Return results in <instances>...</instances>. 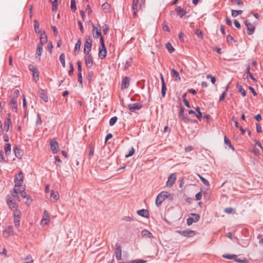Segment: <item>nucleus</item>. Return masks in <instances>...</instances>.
Wrapping results in <instances>:
<instances>
[{"label": "nucleus", "instance_id": "nucleus-1", "mask_svg": "<svg viewBox=\"0 0 263 263\" xmlns=\"http://www.w3.org/2000/svg\"><path fill=\"white\" fill-rule=\"evenodd\" d=\"M171 196V199H173V195L167 192L163 191L160 193L156 199V205L157 206L161 205L163 201L167 197Z\"/></svg>", "mask_w": 263, "mask_h": 263}, {"label": "nucleus", "instance_id": "nucleus-2", "mask_svg": "<svg viewBox=\"0 0 263 263\" xmlns=\"http://www.w3.org/2000/svg\"><path fill=\"white\" fill-rule=\"evenodd\" d=\"M101 47L99 48V58L100 59H104L107 55V50L105 45L104 38L102 36L100 39Z\"/></svg>", "mask_w": 263, "mask_h": 263}, {"label": "nucleus", "instance_id": "nucleus-3", "mask_svg": "<svg viewBox=\"0 0 263 263\" xmlns=\"http://www.w3.org/2000/svg\"><path fill=\"white\" fill-rule=\"evenodd\" d=\"M92 41L90 36L85 37L84 44V54H88L91 50L92 47Z\"/></svg>", "mask_w": 263, "mask_h": 263}, {"label": "nucleus", "instance_id": "nucleus-4", "mask_svg": "<svg viewBox=\"0 0 263 263\" xmlns=\"http://www.w3.org/2000/svg\"><path fill=\"white\" fill-rule=\"evenodd\" d=\"M23 174L22 172H20L17 174H16L14 178V183L15 186L18 187V188L22 187V184L23 183Z\"/></svg>", "mask_w": 263, "mask_h": 263}, {"label": "nucleus", "instance_id": "nucleus-5", "mask_svg": "<svg viewBox=\"0 0 263 263\" xmlns=\"http://www.w3.org/2000/svg\"><path fill=\"white\" fill-rule=\"evenodd\" d=\"M176 179H177L176 174V173L171 174L169 176V177L168 178V180L166 181V186L168 187H172L175 184Z\"/></svg>", "mask_w": 263, "mask_h": 263}, {"label": "nucleus", "instance_id": "nucleus-6", "mask_svg": "<svg viewBox=\"0 0 263 263\" xmlns=\"http://www.w3.org/2000/svg\"><path fill=\"white\" fill-rule=\"evenodd\" d=\"M199 218L200 216L198 214L192 213L191 216L187 219L186 223L188 226H191L193 222L198 221Z\"/></svg>", "mask_w": 263, "mask_h": 263}, {"label": "nucleus", "instance_id": "nucleus-7", "mask_svg": "<svg viewBox=\"0 0 263 263\" xmlns=\"http://www.w3.org/2000/svg\"><path fill=\"white\" fill-rule=\"evenodd\" d=\"M49 145L53 154H56L59 149V144L58 142L54 139H52L50 140Z\"/></svg>", "mask_w": 263, "mask_h": 263}, {"label": "nucleus", "instance_id": "nucleus-8", "mask_svg": "<svg viewBox=\"0 0 263 263\" xmlns=\"http://www.w3.org/2000/svg\"><path fill=\"white\" fill-rule=\"evenodd\" d=\"M7 203L11 208V209L13 211L14 213H15V212L16 211H20L17 209V205L13 198L8 199L7 201Z\"/></svg>", "mask_w": 263, "mask_h": 263}, {"label": "nucleus", "instance_id": "nucleus-9", "mask_svg": "<svg viewBox=\"0 0 263 263\" xmlns=\"http://www.w3.org/2000/svg\"><path fill=\"white\" fill-rule=\"evenodd\" d=\"M245 24L247 28V33L248 35H251L255 31V26L249 22L248 20H246L245 22Z\"/></svg>", "mask_w": 263, "mask_h": 263}, {"label": "nucleus", "instance_id": "nucleus-10", "mask_svg": "<svg viewBox=\"0 0 263 263\" xmlns=\"http://www.w3.org/2000/svg\"><path fill=\"white\" fill-rule=\"evenodd\" d=\"M85 55L84 59L85 65L87 67L90 68L93 65L92 58L91 54L89 53H88V54H85Z\"/></svg>", "mask_w": 263, "mask_h": 263}, {"label": "nucleus", "instance_id": "nucleus-11", "mask_svg": "<svg viewBox=\"0 0 263 263\" xmlns=\"http://www.w3.org/2000/svg\"><path fill=\"white\" fill-rule=\"evenodd\" d=\"M115 254L116 258L118 260L122 259V251L120 245L118 243H116V247L115 249Z\"/></svg>", "mask_w": 263, "mask_h": 263}, {"label": "nucleus", "instance_id": "nucleus-12", "mask_svg": "<svg viewBox=\"0 0 263 263\" xmlns=\"http://www.w3.org/2000/svg\"><path fill=\"white\" fill-rule=\"evenodd\" d=\"M129 110L131 112H135L136 110H139L142 107V105L140 103L129 104L128 105Z\"/></svg>", "mask_w": 263, "mask_h": 263}, {"label": "nucleus", "instance_id": "nucleus-13", "mask_svg": "<svg viewBox=\"0 0 263 263\" xmlns=\"http://www.w3.org/2000/svg\"><path fill=\"white\" fill-rule=\"evenodd\" d=\"M177 232L181 235L187 237H191L195 235L194 231L190 229L183 231H177Z\"/></svg>", "mask_w": 263, "mask_h": 263}, {"label": "nucleus", "instance_id": "nucleus-14", "mask_svg": "<svg viewBox=\"0 0 263 263\" xmlns=\"http://www.w3.org/2000/svg\"><path fill=\"white\" fill-rule=\"evenodd\" d=\"M37 94L45 102H47L48 101V98L47 96V93L46 91L43 89H40L37 91Z\"/></svg>", "mask_w": 263, "mask_h": 263}, {"label": "nucleus", "instance_id": "nucleus-15", "mask_svg": "<svg viewBox=\"0 0 263 263\" xmlns=\"http://www.w3.org/2000/svg\"><path fill=\"white\" fill-rule=\"evenodd\" d=\"M19 193L22 197L27 199L26 202H29V203H31L32 200L31 199L30 196L27 195L26 192L25 191L24 187H20Z\"/></svg>", "mask_w": 263, "mask_h": 263}, {"label": "nucleus", "instance_id": "nucleus-16", "mask_svg": "<svg viewBox=\"0 0 263 263\" xmlns=\"http://www.w3.org/2000/svg\"><path fill=\"white\" fill-rule=\"evenodd\" d=\"M50 221V217L48 212L45 210L44 211L43 216L41 220V223L43 224H47Z\"/></svg>", "mask_w": 263, "mask_h": 263}, {"label": "nucleus", "instance_id": "nucleus-17", "mask_svg": "<svg viewBox=\"0 0 263 263\" xmlns=\"http://www.w3.org/2000/svg\"><path fill=\"white\" fill-rule=\"evenodd\" d=\"M160 79L162 83V87H161V94L162 97L164 98L166 95V91L167 89L165 83L164 79L162 74H160Z\"/></svg>", "mask_w": 263, "mask_h": 263}, {"label": "nucleus", "instance_id": "nucleus-18", "mask_svg": "<svg viewBox=\"0 0 263 263\" xmlns=\"http://www.w3.org/2000/svg\"><path fill=\"white\" fill-rule=\"evenodd\" d=\"M13 215L15 226L16 228H18L20 226L21 212L20 211H16L15 213H13Z\"/></svg>", "mask_w": 263, "mask_h": 263}, {"label": "nucleus", "instance_id": "nucleus-19", "mask_svg": "<svg viewBox=\"0 0 263 263\" xmlns=\"http://www.w3.org/2000/svg\"><path fill=\"white\" fill-rule=\"evenodd\" d=\"M13 229L12 226H9L3 232V235L5 237L13 235Z\"/></svg>", "mask_w": 263, "mask_h": 263}, {"label": "nucleus", "instance_id": "nucleus-20", "mask_svg": "<svg viewBox=\"0 0 263 263\" xmlns=\"http://www.w3.org/2000/svg\"><path fill=\"white\" fill-rule=\"evenodd\" d=\"M11 121L10 118V114H7V118L4 122V129L7 132L9 130L10 125H11Z\"/></svg>", "mask_w": 263, "mask_h": 263}, {"label": "nucleus", "instance_id": "nucleus-21", "mask_svg": "<svg viewBox=\"0 0 263 263\" xmlns=\"http://www.w3.org/2000/svg\"><path fill=\"white\" fill-rule=\"evenodd\" d=\"M40 34V44H44L47 41V36L45 31H41Z\"/></svg>", "mask_w": 263, "mask_h": 263}, {"label": "nucleus", "instance_id": "nucleus-22", "mask_svg": "<svg viewBox=\"0 0 263 263\" xmlns=\"http://www.w3.org/2000/svg\"><path fill=\"white\" fill-rule=\"evenodd\" d=\"M92 35L94 38H98L99 36H101V28L96 27L93 26L92 30Z\"/></svg>", "mask_w": 263, "mask_h": 263}, {"label": "nucleus", "instance_id": "nucleus-23", "mask_svg": "<svg viewBox=\"0 0 263 263\" xmlns=\"http://www.w3.org/2000/svg\"><path fill=\"white\" fill-rule=\"evenodd\" d=\"M130 78L125 77H124L122 81V89H126L128 87L129 85Z\"/></svg>", "mask_w": 263, "mask_h": 263}, {"label": "nucleus", "instance_id": "nucleus-24", "mask_svg": "<svg viewBox=\"0 0 263 263\" xmlns=\"http://www.w3.org/2000/svg\"><path fill=\"white\" fill-rule=\"evenodd\" d=\"M44 44L39 43L37 45L36 53H35V57L36 58H39L40 59V57L42 54V52L43 51V46Z\"/></svg>", "mask_w": 263, "mask_h": 263}, {"label": "nucleus", "instance_id": "nucleus-25", "mask_svg": "<svg viewBox=\"0 0 263 263\" xmlns=\"http://www.w3.org/2000/svg\"><path fill=\"white\" fill-rule=\"evenodd\" d=\"M50 196L51 200L53 202L57 201L59 199V195L58 192L54 191V190H51Z\"/></svg>", "mask_w": 263, "mask_h": 263}, {"label": "nucleus", "instance_id": "nucleus-26", "mask_svg": "<svg viewBox=\"0 0 263 263\" xmlns=\"http://www.w3.org/2000/svg\"><path fill=\"white\" fill-rule=\"evenodd\" d=\"M141 235L143 237L152 238L153 237L151 232L147 230H143L141 232Z\"/></svg>", "mask_w": 263, "mask_h": 263}, {"label": "nucleus", "instance_id": "nucleus-27", "mask_svg": "<svg viewBox=\"0 0 263 263\" xmlns=\"http://www.w3.org/2000/svg\"><path fill=\"white\" fill-rule=\"evenodd\" d=\"M137 214L142 217H148L149 215L148 211L147 210L145 209H142L138 210L137 211Z\"/></svg>", "mask_w": 263, "mask_h": 263}, {"label": "nucleus", "instance_id": "nucleus-28", "mask_svg": "<svg viewBox=\"0 0 263 263\" xmlns=\"http://www.w3.org/2000/svg\"><path fill=\"white\" fill-rule=\"evenodd\" d=\"M176 11L178 15H180L181 17H182L187 13L186 11L182 9L180 6H177L176 7Z\"/></svg>", "mask_w": 263, "mask_h": 263}, {"label": "nucleus", "instance_id": "nucleus-29", "mask_svg": "<svg viewBox=\"0 0 263 263\" xmlns=\"http://www.w3.org/2000/svg\"><path fill=\"white\" fill-rule=\"evenodd\" d=\"M10 104L11 108L12 109H14L17 110V100L14 97H13L11 100H10Z\"/></svg>", "mask_w": 263, "mask_h": 263}, {"label": "nucleus", "instance_id": "nucleus-30", "mask_svg": "<svg viewBox=\"0 0 263 263\" xmlns=\"http://www.w3.org/2000/svg\"><path fill=\"white\" fill-rule=\"evenodd\" d=\"M20 190V187L18 188V187H15L14 186L13 191L11 192V195L16 199L19 200L20 197L18 195V192H19Z\"/></svg>", "mask_w": 263, "mask_h": 263}, {"label": "nucleus", "instance_id": "nucleus-31", "mask_svg": "<svg viewBox=\"0 0 263 263\" xmlns=\"http://www.w3.org/2000/svg\"><path fill=\"white\" fill-rule=\"evenodd\" d=\"M14 153L17 158H21L22 157L21 150L20 148L15 146L13 148Z\"/></svg>", "mask_w": 263, "mask_h": 263}, {"label": "nucleus", "instance_id": "nucleus-32", "mask_svg": "<svg viewBox=\"0 0 263 263\" xmlns=\"http://www.w3.org/2000/svg\"><path fill=\"white\" fill-rule=\"evenodd\" d=\"M102 8L105 13H107L110 11L111 6L108 3H105L102 5Z\"/></svg>", "mask_w": 263, "mask_h": 263}, {"label": "nucleus", "instance_id": "nucleus-33", "mask_svg": "<svg viewBox=\"0 0 263 263\" xmlns=\"http://www.w3.org/2000/svg\"><path fill=\"white\" fill-rule=\"evenodd\" d=\"M236 87L238 89V91L241 93L243 97H245L246 95V90L242 88L241 85H240L239 83H237L236 85Z\"/></svg>", "mask_w": 263, "mask_h": 263}, {"label": "nucleus", "instance_id": "nucleus-34", "mask_svg": "<svg viewBox=\"0 0 263 263\" xmlns=\"http://www.w3.org/2000/svg\"><path fill=\"white\" fill-rule=\"evenodd\" d=\"M222 257L224 258H226V259H234L235 261L237 256L235 254H223L222 255Z\"/></svg>", "mask_w": 263, "mask_h": 263}, {"label": "nucleus", "instance_id": "nucleus-35", "mask_svg": "<svg viewBox=\"0 0 263 263\" xmlns=\"http://www.w3.org/2000/svg\"><path fill=\"white\" fill-rule=\"evenodd\" d=\"M132 58H130L127 59L125 63H123L124 65V68L125 69H128L132 65Z\"/></svg>", "mask_w": 263, "mask_h": 263}, {"label": "nucleus", "instance_id": "nucleus-36", "mask_svg": "<svg viewBox=\"0 0 263 263\" xmlns=\"http://www.w3.org/2000/svg\"><path fill=\"white\" fill-rule=\"evenodd\" d=\"M165 46L169 53H172L175 51L174 48L170 43H167Z\"/></svg>", "mask_w": 263, "mask_h": 263}, {"label": "nucleus", "instance_id": "nucleus-37", "mask_svg": "<svg viewBox=\"0 0 263 263\" xmlns=\"http://www.w3.org/2000/svg\"><path fill=\"white\" fill-rule=\"evenodd\" d=\"M224 141L226 144L233 150H234V147L231 144L230 140L226 136H224Z\"/></svg>", "mask_w": 263, "mask_h": 263}, {"label": "nucleus", "instance_id": "nucleus-38", "mask_svg": "<svg viewBox=\"0 0 263 263\" xmlns=\"http://www.w3.org/2000/svg\"><path fill=\"white\" fill-rule=\"evenodd\" d=\"M60 61L63 67H65V56L64 53H62L60 55Z\"/></svg>", "mask_w": 263, "mask_h": 263}, {"label": "nucleus", "instance_id": "nucleus-39", "mask_svg": "<svg viewBox=\"0 0 263 263\" xmlns=\"http://www.w3.org/2000/svg\"><path fill=\"white\" fill-rule=\"evenodd\" d=\"M5 153L6 155H8L11 152V144L7 143L4 147Z\"/></svg>", "mask_w": 263, "mask_h": 263}, {"label": "nucleus", "instance_id": "nucleus-40", "mask_svg": "<svg viewBox=\"0 0 263 263\" xmlns=\"http://www.w3.org/2000/svg\"><path fill=\"white\" fill-rule=\"evenodd\" d=\"M34 28L35 32L36 33H40V32L41 31V30H40L39 24L36 20L34 21Z\"/></svg>", "mask_w": 263, "mask_h": 263}, {"label": "nucleus", "instance_id": "nucleus-41", "mask_svg": "<svg viewBox=\"0 0 263 263\" xmlns=\"http://www.w3.org/2000/svg\"><path fill=\"white\" fill-rule=\"evenodd\" d=\"M243 12L242 10H232V16L233 17H236L238 15L242 14Z\"/></svg>", "mask_w": 263, "mask_h": 263}, {"label": "nucleus", "instance_id": "nucleus-42", "mask_svg": "<svg viewBox=\"0 0 263 263\" xmlns=\"http://www.w3.org/2000/svg\"><path fill=\"white\" fill-rule=\"evenodd\" d=\"M195 110L197 111V113H196V114H195V116L198 119H200L202 117V114L200 111V108L199 107L197 106L195 108Z\"/></svg>", "mask_w": 263, "mask_h": 263}, {"label": "nucleus", "instance_id": "nucleus-43", "mask_svg": "<svg viewBox=\"0 0 263 263\" xmlns=\"http://www.w3.org/2000/svg\"><path fill=\"white\" fill-rule=\"evenodd\" d=\"M81 45V41L80 39H79L75 45L74 51L75 52L77 51H79L80 49Z\"/></svg>", "mask_w": 263, "mask_h": 263}, {"label": "nucleus", "instance_id": "nucleus-44", "mask_svg": "<svg viewBox=\"0 0 263 263\" xmlns=\"http://www.w3.org/2000/svg\"><path fill=\"white\" fill-rule=\"evenodd\" d=\"M198 177H199L200 179L201 180V181L202 182V183L206 186H209L210 185L209 184V182L208 181V180H207L205 178H204V177H203L202 176H201L200 175L198 174Z\"/></svg>", "mask_w": 263, "mask_h": 263}, {"label": "nucleus", "instance_id": "nucleus-45", "mask_svg": "<svg viewBox=\"0 0 263 263\" xmlns=\"http://www.w3.org/2000/svg\"><path fill=\"white\" fill-rule=\"evenodd\" d=\"M33 261L31 255H28L24 259V263H31Z\"/></svg>", "mask_w": 263, "mask_h": 263}, {"label": "nucleus", "instance_id": "nucleus-46", "mask_svg": "<svg viewBox=\"0 0 263 263\" xmlns=\"http://www.w3.org/2000/svg\"><path fill=\"white\" fill-rule=\"evenodd\" d=\"M139 0H133L132 3V9L133 10H138V5L139 4Z\"/></svg>", "mask_w": 263, "mask_h": 263}, {"label": "nucleus", "instance_id": "nucleus-47", "mask_svg": "<svg viewBox=\"0 0 263 263\" xmlns=\"http://www.w3.org/2000/svg\"><path fill=\"white\" fill-rule=\"evenodd\" d=\"M179 117L182 119L185 123H187L190 121V119L187 117L184 116V114L178 115Z\"/></svg>", "mask_w": 263, "mask_h": 263}, {"label": "nucleus", "instance_id": "nucleus-48", "mask_svg": "<svg viewBox=\"0 0 263 263\" xmlns=\"http://www.w3.org/2000/svg\"><path fill=\"white\" fill-rule=\"evenodd\" d=\"M70 3H71L70 7H71V11L72 12H74L77 9L76 8V3L75 0H71Z\"/></svg>", "mask_w": 263, "mask_h": 263}, {"label": "nucleus", "instance_id": "nucleus-49", "mask_svg": "<svg viewBox=\"0 0 263 263\" xmlns=\"http://www.w3.org/2000/svg\"><path fill=\"white\" fill-rule=\"evenodd\" d=\"M172 76L173 77H175L176 79H178L179 80L180 79L179 72L177 70H176L175 69H173L172 70Z\"/></svg>", "mask_w": 263, "mask_h": 263}, {"label": "nucleus", "instance_id": "nucleus-50", "mask_svg": "<svg viewBox=\"0 0 263 263\" xmlns=\"http://www.w3.org/2000/svg\"><path fill=\"white\" fill-rule=\"evenodd\" d=\"M118 118L116 116L112 117L109 120V125L112 126L116 123Z\"/></svg>", "mask_w": 263, "mask_h": 263}, {"label": "nucleus", "instance_id": "nucleus-51", "mask_svg": "<svg viewBox=\"0 0 263 263\" xmlns=\"http://www.w3.org/2000/svg\"><path fill=\"white\" fill-rule=\"evenodd\" d=\"M232 3H236L237 5L243 6V2L241 0H229Z\"/></svg>", "mask_w": 263, "mask_h": 263}, {"label": "nucleus", "instance_id": "nucleus-52", "mask_svg": "<svg viewBox=\"0 0 263 263\" xmlns=\"http://www.w3.org/2000/svg\"><path fill=\"white\" fill-rule=\"evenodd\" d=\"M135 152V151L134 148L133 147H132V148L129 150L128 153L125 155V157L128 158L132 156L134 154Z\"/></svg>", "mask_w": 263, "mask_h": 263}, {"label": "nucleus", "instance_id": "nucleus-53", "mask_svg": "<svg viewBox=\"0 0 263 263\" xmlns=\"http://www.w3.org/2000/svg\"><path fill=\"white\" fill-rule=\"evenodd\" d=\"M235 261L239 262V263H248V259L246 258H244L243 259H241L238 258L237 257L236 259L235 260Z\"/></svg>", "mask_w": 263, "mask_h": 263}, {"label": "nucleus", "instance_id": "nucleus-54", "mask_svg": "<svg viewBox=\"0 0 263 263\" xmlns=\"http://www.w3.org/2000/svg\"><path fill=\"white\" fill-rule=\"evenodd\" d=\"M162 29L164 31L167 32H170V29L168 26L166 24L165 22H164L162 24Z\"/></svg>", "mask_w": 263, "mask_h": 263}, {"label": "nucleus", "instance_id": "nucleus-55", "mask_svg": "<svg viewBox=\"0 0 263 263\" xmlns=\"http://www.w3.org/2000/svg\"><path fill=\"white\" fill-rule=\"evenodd\" d=\"M69 66H70V69L68 71V74L70 76H71L73 74V70H74L73 64L72 62L69 63Z\"/></svg>", "mask_w": 263, "mask_h": 263}, {"label": "nucleus", "instance_id": "nucleus-56", "mask_svg": "<svg viewBox=\"0 0 263 263\" xmlns=\"http://www.w3.org/2000/svg\"><path fill=\"white\" fill-rule=\"evenodd\" d=\"M58 0H54L52 2V10L53 11L57 10L58 6Z\"/></svg>", "mask_w": 263, "mask_h": 263}, {"label": "nucleus", "instance_id": "nucleus-57", "mask_svg": "<svg viewBox=\"0 0 263 263\" xmlns=\"http://www.w3.org/2000/svg\"><path fill=\"white\" fill-rule=\"evenodd\" d=\"M78 73H82V63L80 61L77 62Z\"/></svg>", "mask_w": 263, "mask_h": 263}, {"label": "nucleus", "instance_id": "nucleus-58", "mask_svg": "<svg viewBox=\"0 0 263 263\" xmlns=\"http://www.w3.org/2000/svg\"><path fill=\"white\" fill-rule=\"evenodd\" d=\"M93 154H94V148L92 146H90L89 147V159L93 155Z\"/></svg>", "mask_w": 263, "mask_h": 263}, {"label": "nucleus", "instance_id": "nucleus-59", "mask_svg": "<svg viewBox=\"0 0 263 263\" xmlns=\"http://www.w3.org/2000/svg\"><path fill=\"white\" fill-rule=\"evenodd\" d=\"M145 6V0H140L139 10L142 9Z\"/></svg>", "mask_w": 263, "mask_h": 263}, {"label": "nucleus", "instance_id": "nucleus-60", "mask_svg": "<svg viewBox=\"0 0 263 263\" xmlns=\"http://www.w3.org/2000/svg\"><path fill=\"white\" fill-rule=\"evenodd\" d=\"M108 29H109V27L107 25L105 24L103 26V33L104 34H106L107 33Z\"/></svg>", "mask_w": 263, "mask_h": 263}, {"label": "nucleus", "instance_id": "nucleus-61", "mask_svg": "<svg viewBox=\"0 0 263 263\" xmlns=\"http://www.w3.org/2000/svg\"><path fill=\"white\" fill-rule=\"evenodd\" d=\"M54 158H55V164L57 165V166H60V164L59 163L61 162V159H60L59 157L58 156H55L54 157Z\"/></svg>", "mask_w": 263, "mask_h": 263}, {"label": "nucleus", "instance_id": "nucleus-62", "mask_svg": "<svg viewBox=\"0 0 263 263\" xmlns=\"http://www.w3.org/2000/svg\"><path fill=\"white\" fill-rule=\"evenodd\" d=\"M29 68L31 71H32V73H38V70L36 67H34L33 66H29Z\"/></svg>", "mask_w": 263, "mask_h": 263}, {"label": "nucleus", "instance_id": "nucleus-63", "mask_svg": "<svg viewBox=\"0 0 263 263\" xmlns=\"http://www.w3.org/2000/svg\"><path fill=\"white\" fill-rule=\"evenodd\" d=\"M196 34L200 39H202V33L200 29H197L196 31Z\"/></svg>", "mask_w": 263, "mask_h": 263}, {"label": "nucleus", "instance_id": "nucleus-64", "mask_svg": "<svg viewBox=\"0 0 263 263\" xmlns=\"http://www.w3.org/2000/svg\"><path fill=\"white\" fill-rule=\"evenodd\" d=\"M146 261V260L142 259H136L132 261L133 263H145Z\"/></svg>", "mask_w": 263, "mask_h": 263}]
</instances>
